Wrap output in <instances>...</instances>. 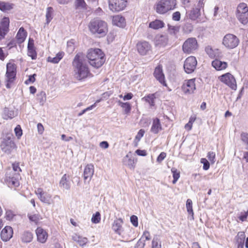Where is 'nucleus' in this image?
Wrapping results in <instances>:
<instances>
[{"label": "nucleus", "mask_w": 248, "mask_h": 248, "mask_svg": "<svg viewBox=\"0 0 248 248\" xmlns=\"http://www.w3.org/2000/svg\"><path fill=\"white\" fill-rule=\"evenodd\" d=\"M73 66L74 77L78 80L84 79L91 75L86 61L79 54L75 57Z\"/></svg>", "instance_id": "obj_1"}, {"label": "nucleus", "mask_w": 248, "mask_h": 248, "mask_svg": "<svg viewBox=\"0 0 248 248\" xmlns=\"http://www.w3.org/2000/svg\"><path fill=\"white\" fill-rule=\"evenodd\" d=\"M104 56L102 51L99 48L90 49L87 55L90 65L96 68L100 67L105 62Z\"/></svg>", "instance_id": "obj_2"}, {"label": "nucleus", "mask_w": 248, "mask_h": 248, "mask_svg": "<svg viewBox=\"0 0 248 248\" xmlns=\"http://www.w3.org/2000/svg\"><path fill=\"white\" fill-rule=\"evenodd\" d=\"M89 27L93 33L99 34L100 36H105L108 31L107 23L99 19L92 20Z\"/></svg>", "instance_id": "obj_3"}, {"label": "nucleus", "mask_w": 248, "mask_h": 248, "mask_svg": "<svg viewBox=\"0 0 248 248\" xmlns=\"http://www.w3.org/2000/svg\"><path fill=\"white\" fill-rule=\"evenodd\" d=\"M176 5V0H160L155 5V9L158 14H164L173 9Z\"/></svg>", "instance_id": "obj_4"}, {"label": "nucleus", "mask_w": 248, "mask_h": 248, "mask_svg": "<svg viewBox=\"0 0 248 248\" xmlns=\"http://www.w3.org/2000/svg\"><path fill=\"white\" fill-rule=\"evenodd\" d=\"M237 17L243 24L248 22V6L245 3H240L237 8Z\"/></svg>", "instance_id": "obj_5"}, {"label": "nucleus", "mask_w": 248, "mask_h": 248, "mask_svg": "<svg viewBox=\"0 0 248 248\" xmlns=\"http://www.w3.org/2000/svg\"><path fill=\"white\" fill-rule=\"evenodd\" d=\"M198 47V42L195 38L191 37L186 39L183 44V51L187 54L192 53Z\"/></svg>", "instance_id": "obj_6"}, {"label": "nucleus", "mask_w": 248, "mask_h": 248, "mask_svg": "<svg viewBox=\"0 0 248 248\" xmlns=\"http://www.w3.org/2000/svg\"><path fill=\"white\" fill-rule=\"evenodd\" d=\"M239 40L232 34H227L224 37L222 41L223 45L228 49L236 47L239 44Z\"/></svg>", "instance_id": "obj_7"}, {"label": "nucleus", "mask_w": 248, "mask_h": 248, "mask_svg": "<svg viewBox=\"0 0 248 248\" xmlns=\"http://www.w3.org/2000/svg\"><path fill=\"white\" fill-rule=\"evenodd\" d=\"M109 8L112 12L123 10L126 6L127 0H108Z\"/></svg>", "instance_id": "obj_8"}, {"label": "nucleus", "mask_w": 248, "mask_h": 248, "mask_svg": "<svg viewBox=\"0 0 248 248\" xmlns=\"http://www.w3.org/2000/svg\"><path fill=\"white\" fill-rule=\"evenodd\" d=\"M219 80L228 86L232 89L235 90L237 88L235 79L234 77L229 73H227L219 77Z\"/></svg>", "instance_id": "obj_9"}, {"label": "nucleus", "mask_w": 248, "mask_h": 248, "mask_svg": "<svg viewBox=\"0 0 248 248\" xmlns=\"http://www.w3.org/2000/svg\"><path fill=\"white\" fill-rule=\"evenodd\" d=\"M197 64V60L195 57H188L184 62V68L185 72L187 74L192 73L195 69Z\"/></svg>", "instance_id": "obj_10"}, {"label": "nucleus", "mask_w": 248, "mask_h": 248, "mask_svg": "<svg viewBox=\"0 0 248 248\" xmlns=\"http://www.w3.org/2000/svg\"><path fill=\"white\" fill-rule=\"evenodd\" d=\"M15 147L14 142L9 137L4 139L0 144L1 150L7 154H11Z\"/></svg>", "instance_id": "obj_11"}, {"label": "nucleus", "mask_w": 248, "mask_h": 248, "mask_svg": "<svg viewBox=\"0 0 248 248\" xmlns=\"http://www.w3.org/2000/svg\"><path fill=\"white\" fill-rule=\"evenodd\" d=\"M136 46L138 52L141 55H146L152 50V46L146 41L139 42Z\"/></svg>", "instance_id": "obj_12"}, {"label": "nucleus", "mask_w": 248, "mask_h": 248, "mask_svg": "<svg viewBox=\"0 0 248 248\" xmlns=\"http://www.w3.org/2000/svg\"><path fill=\"white\" fill-rule=\"evenodd\" d=\"M35 193L42 202L46 203L48 205H49L52 203L53 201L51 198V195L50 194L44 191L42 188H37L35 190Z\"/></svg>", "instance_id": "obj_13"}, {"label": "nucleus", "mask_w": 248, "mask_h": 248, "mask_svg": "<svg viewBox=\"0 0 248 248\" xmlns=\"http://www.w3.org/2000/svg\"><path fill=\"white\" fill-rule=\"evenodd\" d=\"M10 20L8 17H4L0 22V40L3 39L9 31Z\"/></svg>", "instance_id": "obj_14"}, {"label": "nucleus", "mask_w": 248, "mask_h": 248, "mask_svg": "<svg viewBox=\"0 0 248 248\" xmlns=\"http://www.w3.org/2000/svg\"><path fill=\"white\" fill-rule=\"evenodd\" d=\"M196 89L195 79H191L187 81H186L182 86L183 92L186 93H192Z\"/></svg>", "instance_id": "obj_15"}, {"label": "nucleus", "mask_w": 248, "mask_h": 248, "mask_svg": "<svg viewBox=\"0 0 248 248\" xmlns=\"http://www.w3.org/2000/svg\"><path fill=\"white\" fill-rule=\"evenodd\" d=\"M154 75L155 78L163 85L166 86L165 76L163 73L162 67L159 65L155 69Z\"/></svg>", "instance_id": "obj_16"}, {"label": "nucleus", "mask_w": 248, "mask_h": 248, "mask_svg": "<svg viewBox=\"0 0 248 248\" xmlns=\"http://www.w3.org/2000/svg\"><path fill=\"white\" fill-rule=\"evenodd\" d=\"M6 76L9 81L15 79L16 76V65L14 63L9 62L7 64Z\"/></svg>", "instance_id": "obj_17"}, {"label": "nucleus", "mask_w": 248, "mask_h": 248, "mask_svg": "<svg viewBox=\"0 0 248 248\" xmlns=\"http://www.w3.org/2000/svg\"><path fill=\"white\" fill-rule=\"evenodd\" d=\"M155 45L158 47H164L168 42V38L166 35L158 34L154 39Z\"/></svg>", "instance_id": "obj_18"}, {"label": "nucleus", "mask_w": 248, "mask_h": 248, "mask_svg": "<svg viewBox=\"0 0 248 248\" xmlns=\"http://www.w3.org/2000/svg\"><path fill=\"white\" fill-rule=\"evenodd\" d=\"M36 234L37 237V240L41 243L46 242L48 234L47 232L41 227H38L36 230Z\"/></svg>", "instance_id": "obj_19"}, {"label": "nucleus", "mask_w": 248, "mask_h": 248, "mask_svg": "<svg viewBox=\"0 0 248 248\" xmlns=\"http://www.w3.org/2000/svg\"><path fill=\"white\" fill-rule=\"evenodd\" d=\"M1 239L4 241H7L13 236V229L10 226H6L0 233Z\"/></svg>", "instance_id": "obj_20"}, {"label": "nucleus", "mask_w": 248, "mask_h": 248, "mask_svg": "<svg viewBox=\"0 0 248 248\" xmlns=\"http://www.w3.org/2000/svg\"><path fill=\"white\" fill-rule=\"evenodd\" d=\"M123 224V219L121 218L116 219L113 222L112 226V229L115 232L119 235H122L123 231L122 224Z\"/></svg>", "instance_id": "obj_21"}, {"label": "nucleus", "mask_w": 248, "mask_h": 248, "mask_svg": "<svg viewBox=\"0 0 248 248\" xmlns=\"http://www.w3.org/2000/svg\"><path fill=\"white\" fill-rule=\"evenodd\" d=\"M94 173V167L92 164H88L85 168L83 173L84 180L90 181Z\"/></svg>", "instance_id": "obj_22"}, {"label": "nucleus", "mask_w": 248, "mask_h": 248, "mask_svg": "<svg viewBox=\"0 0 248 248\" xmlns=\"http://www.w3.org/2000/svg\"><path fill=\"white\" fill-rule=\"evenodd\" d=\"M161 130L162 126L159 119L157 118L154 119L151 128V132L154 134H157Z\"/></svg>", "instance_id": "obj_23"}, {"label": "nucleus", "mask_w": 248, "mask_h": 248, "mask_svg": "<svg viewBox=\"0 0 248 248\" xmlns=\"http://www.w3.org/2000/svg\"><path fill=\"white\" fill-rule=\"evenodd\" d=\"M212 65L216 70H222L227 68L228 64L226 62L216 59L212 62Z\"/></svg>", "instance_id": "obj_24"}, {"label": "nucleus", "mask_w": 248, "mask_h": 248, "mask_svg": "<svg viewBox=\"0 0 248 248\" xmlns=\"http://www.w3.org/2000/svg\"><path fill=\"white\" fill-rule=\"evenodd\" d=\"M112 23L114 25L120 27H124L125 25L124 18L120 15L114 16L112 19Z\"/></svg>", "instance_id": "obj_25"}, {"label": "nucleus", "mask_w": 248, "mask_h": 248, "mask_svg": "<svg viewBox=\"0 0 248 248\" xmlns=\"http://www.w3.org/2000/svg\"><path fill=\"white\" fill-rule=\"evenodd\" d=\"M246 237L244 232H240L236 236V240L238 244V248H243L244 240Z\"/></svg>", "instance_id": "obj_26"}, {"label": "nucleus", "mask_w": 248, "mask_h": 248, "mask_svg": "<svg viewBox=\"0 0 248 248\" xmlns=\"http://www.w3.org/2000/svg\"><path fill=\"white\" fill-rule=\"evenodd\" d=\"M200 9L199 8H193L191 10L187 16L192 20H195L200 16Z\"/></svg>", "instance_id": "obj_27"}, {"label": "nucleus", "mask_w": 248, "mask_h": 248, "mask_svg": "<svg viewBox=\"0 0 248 248\" xmlns=\"http://www.w3.org/2000/svg\"><path fill=\"white\" fill-rule=\"evenodd\" d=\"M21 240L24 243H29L33 238V235L31 232L29 231L24 232L21 235Z\"/></svg>", "instance_id": "obj_28"}, {"label": "nucleus", "mask_w": 248, "mask_h": 248, "mask_svg": "<svg viewBox=\"0 0 248 248\" xmlns=\"http://www.w3.org/2000/svg\"><path fill=\"white\" fill-rule=\"evenodd\" d=\"M26 37V32L23 27H21L16 34V39L19 43L23 42Z\"/></svg>", "instance_id": "obj_29"}, {"label": "nucleus", "mask_w": 248, "mask_h": 248, "mask_svg": "<svg viewBox=\"0 0 248 248\" xmlns=\"http://www.w3.org/2000/svg\"><path fill=\"white\" fill-rule=\"evenodd\" d=\"M124 164L130 169H134L135 167V162L134 160L132 157H129L128 154L124 158Z\"/></svg>", "instance_id": "obj_30"}, {"label": "nucleus", "mask_w": 248, "mask_h": 248, "mask_svg": "<svg viewBox=\"0 0 248 248\" xmlns=\"http://www.w3.org/2000/svg\"><path fill=\"white\" fill-rule=\"evenodd\" d=\"M63 52H59L54 57H52L50 56L48 57L47 58V61L53 63H57L63 58Z\"/></svg>", "instance_id": "obj_31"}, {"label": "nucleus", "mask_w": 248, "mask_h": 248, "mask_svg": "<svg viewBox=\"0 0 248 248\" xmlns=\"http://www.w3.org/2000/svg\"><path fill=\"white\" fill-rule=\"evenodd\" d=\"M164 23L163 21L159 20H155L149 24V27L155 30L162 28L164 27Z\"/></svg>", "instance_id": "obj_32"}, {"label": "nucleus", "mask_w": 248, "mask_h": 248, "mask_svg": "<svg viewBox=\"0 0 248 248\" xmlns=\"http://www.w3.org/2000/svg\"><path fill=\"white\" fill-rule=\"evenodd\" d=\"M15 116L14 111L5 108L4 109L2 117L4 119H12Z\"/></svg>", "instance_id": "obj_33"}, {"label": "nucleus", "mask_w": 248, "mask_h": 248, "mask_svg": "<svg viewBox=\"0 0 248 248\" xmlns=\"http://www.w3.org/2000/svg\"><path fill=\"white\" fill-rule=\"evenodd\" d=\"M28 217L30 221L34 223L35 224H37L41 219H42V217L39 214H28Z\"/></svg>", "instance_id": "obj_34"}, {"label": "nucleus", "mask_w": 248, "mask_h": 248, "mask_svg": "<svg viewBox=\"0 0 248 248\" xmlns=\"http://www.w3.org/2000/svg\"><path fill=\"white\" fill-rule=\"evenodd\" d=\"M60 186L66 189H70V186L66 178V175H63L60 182Z\"/></svg>", "instance_id": "obj_35"}, {"label": "nucleus", "mask_w": 248, "mask_h": 248, "mask_svg": "<svg viewBox=\"0 0 248 248\" xmlns=\"http://www.w3.org/2000/svg\"><path fill=\"white\" fill-rule=\"evenodd\" d=\"M155 94H149L148 95L142 98V100H144L146 102H148L150 106H155Z\"/></svg>", "instance_id": "obj_36"}, {"label": "nucleus", "mask_w": 248, "mask_h": 248, "mask_svg": "<svg viewBox=\"0 0 248 248\" xmlns=\"http://www.w3.org/2000/svg\"><path fill=\"white\" fill-rule=\"evenodd\" d=\"M13 8V4L8 2L0 1V10L6 12Z\"/></svg>", "instance_id": "obj_37"}, {"label": "nucleus", "mask_w": 248, "mask_h": 248, "mask_svg": "<svg viewBox=\"0 0 248 248\" xmlns=\"http://www.w3.org/2000/svg\"><path fill=\"white\" fill-rule=\"evenodd\" d=\"M37 99L40 105L43 106L46 101V94L45 92L41 91L37 95Z\"/></svg>", "instance_id": "obj_38"}, {"label": "nucleus", "mask_w": 248, "mask_h": 248, "mask_svg": "<svg viewBox=\"0 0 248 248\" xmlns=\"http://www.w3.org/2000/svg\"><path fill=\"white\" fill-rule=\"evenodd\" d=\"M53 10L51 7H48L46 9V24H48L52 19V14Z\"/></svg>", "instance_id": "obj_39"}, {"label": "nucleus", "mask_w": 248, "mask_h": 248, "mask_svg": "<svg viewBox=\"0 0 248 248\" xmlns=\"http://www.w3.org/2000/svg\"><path fill=\"white\" fill-rule=\"evenodd\" d=\"M152 248H161V241L159 236H155L154 237Z\"/></svg>", "instance_id": "obj_40"}, {"label": "nucleus", "mask_w": 248, "mask_h": 248, "mask_svg": "<svg viewBox=\"0 0 248 248\" xmlns=\"http://www.w3.org/2000/svg\"><path fill=\"white\" fill-rule=\"evenodd\" d=\"M119 104L124 109L125 113L127 114L130 112L131 107L130 104L129 103H123L119 101Z\"/></svg>", "instance_id": "obj_41"}, {"label": "nucleus", "mask_w": 248, "mask_h": 248, "mask_svg": "<svg viewBox=\"0 0 248 248\" xmlns=\"http://www.w3.org/2000/svg\"><path fill=\"white\" fill-rule=\"evenodd\" d=\"M186 208L187 212L189 214L191 215L192 218H193V210L192 208V202L190 199H187L186 203Z\"/></svg>", "instance_id": "obj_42"}, {"label": "nucleus", "mask_w": 248, "mask_h": 248, "mask_svg": "<svg viewBox=\"0 0 248 248\" xmlns=\"http://www.w3.org/2000/svg\"><path fill=\"white\" fill-rule=\"evenodd\" d=\"M171 171L173 174V180L172 181L173 184H175L179 178L180 177V172L175 168H172Z\"/></svg>", "instance_id": "obj_43"}, {"label": "nucleus", "mask_w": 248, "mask_h": 248, "mask_svg": "<svg viewBox=\"0 0 248 248\" xmlns=\"http://www.w3.org/2000/svg\"><path fill=\"white\" fill-rule=\"evenodd\" d=\"M193 29V25L191 23H186L183 27L184 31L186 33H190L192 31Z\"/></svg>", "instance_id": "obj_44"}, {"label": "nucleus", "mask_w": 248, "mask_h": 248, "mask_svg": "<svg viewBox=\"0 0 248 248\" xmlns=\"http://www.w3.org/2000/svg\"><path fill=\"white\" fill-rule=\"evenodd\" d=\"M168 31L170 34L175 35L179 31V27L169 24Z\"/></svg>", "instance_id": "obj_45"}, {"label": "nucleus", "mask_w": 248, "mask_h": 248, "mask_svg": "<svg viewBox=\"0 0 248 248\" xmlns=\"http://www.w3.org/2000/svg\"><path fill=\"white\" fill-rule=\"evenodd\" d=\"M100 214L98 212H97L95 214H93L92 217V221L93 223H98L100 221Z\"/></svg>", "instance_id": "obj_46"}, {"label": "nucleus", "mask_w": 248, "mask_h": 248, "mask_svg": "<svg viewBox=\"0 0 248 248\" xmlns=\"http://www.w3.org/2000/svg\"><path fill=\"white\" fill-rule=\"evenodd\" d=\"M28 55L29 56L31 57L32 60L36 58L37 54L34 48L28 49Z\"/></svg>", "instance_id": "obj_47"}, {"label": "nucleus", "mask_w": 248, "mask_h": 248, "mask_svg": "<svg viewBox=\"0 0 248 248\" xmlns=\"http://www.w3.org/2000/svg\"><path fill=\"white\" fill-rule=\"evenodd\" d=\"M9 183L14 186L17 187L19 185L18 180L14 177H9Z\"/></svg>", "instance_id": "obj_48"}, {"label": "nucleus", "mask_w": 248, "mask_h": 248, "mask_svg": "<svg viewBox=\"0 0 248 248\" xmlns=\"http://www.w3.org/2000/svg\"><path fill=\"white\" fill-rule=\"evenodd\" d=\"M201 162L203 164V169L204 170H207L209 169L210 167V164L208 161L205 158H202L201 160Z\"/></svg>", "instance_id": "obj_49"}, {"label": "nucleus", "mask_w": 248, "mask_h": 248, "mask_svg": "<svg viewBox=\"0 0 248 248\" xmlns=\"http://www.w3.org/2000/svg\"><path fill=\"white\" fill-rule=\"evenodd\" d=\"M130 221L134 226L137 227L138 226V217L136 216L132 215L130 217Z\"/></svg>", "instance_id": "obj_50"}, {"label": "nucleus", "mask_w": 248, "mask_h": 248, "mask_svg": "<svg viewBox=\"0 0 248 248\" xmlns=\"http://www.w3.org/2000/svg\"><path fill=\"white\" fill-rule=\"evenodd\" d=\"M215 153L213 152H209L208 153L207 157L212 163H214L215 162Z\"/></svg>", "instance_id": "obj_51"}, {"label": "nucleus", "mask_w": 248, "mask_h": 248, "mask_svg": "<svg viewBox=\"0 0 248 248\" xmlns=\"http://www.w3.org/2000/svg\"><path fill=\"white\" fill-rule=\"evenodd\" d=\"M166 157V153L163 152H161L157 157L156 162H157L158 163H160Z\"/></svg>", "instance_id": "obj_52"}, {"label": "nucleus", "mask_w": 248, "mask_h": 248, "mask_svg": "<svg viewBox=\"0 0 248 248\" xmlns=\"http://www.w3.org/2000/svg\"><path fill=\"white\" fill-rule=\"evenodd\" d=\"M15 132L16 136L19 138L22 135V131L19 125L16 126L15 128Z\"/></svg>", "instance_id": "obj_53"}, {"label": "nucleus", "mask_w": 248, "mask_h": 248, "mask_svg": "<svg viewBox=\"0 0 248 248\" xmlns=\"http://www.w3.org/2000/svg\"><path fill=\"white\" fill-rule=\"evenodd\" d=\"M145 246V241L140 238L137 242L135 247L136 248H144Z\"/></svg>", "instance_id": "obj_54"}, {"label": "nucleus", "mask_w": 248, "mask_h": 248, "mask_svg": "<svg viewBox=\"0 0 248 248\" xmlns=\"http://www.w3.org/2000/svg\"><path fill=\"white\" fill-rule=\"evenodd\" d=\"M88 242V239L86 237H82L81 236L80 238L79 239V241L77 242L80 246H83Z\"/></svg>", "instance_id": "obj_55"}, {"label": "nucleus", "mask_w": 248, "mask_h": 248, "mask_svg": "<svg viewBox=\"0 0 248 248\" xmlns=\"http://www.w3.org/2000/svg\"><path fill=\"white\" fill-rule=\"evenodd\" d=\"M180 17L181 14L179 12H175L172 14V19L174 21H179Z\"/></svg>", "instance_id": "obj_56"}, {"label": "nucleus", "mask_w": 248, "mask_h": 248, "mask_svg": "<svg viewBox=\"0 0 248 248\" xmlns=\"http://www.w3.org/2000/svg\"><path fill=\"white\" fill-rule=\"evenodd\" d=\"M144 133L145 131L144 130H140L135 137V140H137L138 141H139L140 140V139L143 136Z\"/></svg>", "instance_id": "obj_57"}, {"label": "nucleus", "mask_w": 248, "mask_h": 248, "mask_svg": "<svg viewBox=\"0 0 248 248\" xmlns=\"http://www.w3.org/2000/svg\"><path fill=\"white\" fill-rule=\"evenodd\" d=\"M242 140L245 143L248 144V134L242 133L241 135Z\"/></svg>", "instance_id": "obj_58"}, {"label": "nucleus", "mask_w": 248, "mask_h": 248, "mask_svg": "<svg viewBox=\"0 0 248 248\" xmlns=\"http://www.w3.org/2000/svg\"><path fill=\"white\" fill-rule=\"evenodd\" d=\"M13 168L15 172H20L21 171V169L20 168L19 166L18 163H14L13 164Z\"/></svg>", "instance_id": "obj_59"}, {"label": "nucleus", "mask_w": 248, "mask_h": 248, "mask_svg": "<svg viewBox=\"0 0 248 248\" xmlns=\"http://www.w3.org/2000/svg\"><path fill=\"white\" fill-rule=\"evenodd\" d=\"M36 76V74H33V75H31L29 77V79L26 81L25 83L28 84V83H33L35 80V77Z\"/></svg>", "instance_id": "obj_60"}, {"label": "nucleus", "mask_w": 248, "mask_h": 248, "mask_svg": "<svg viewBox=\"0 0 248 248\" xmlns=\"http://www.w3.org/2000/svg\"><path fill=\"white\" fill-rule=\"evenodd\" d=\"M136 153L139 155L143 156H146L147 155L146 152L145 150H140V149L137 150L136 151Z\"/></svg>", "instance_id": "obj_61"}, {"label": "nucleus", "mask_w": 248, "mask_h": 248, "mask_svg": "<svg viewBox=\"0 0 248 248\" xmlns=\"http://www.w3.org/2000/svg\"><path fill=\"white\" fill-rule=\"evenodd\" d=\"M145 238L146 240H149L151 239L150 234L149 232L145 231L141 237V239Z\"/></svg>", "instance_id": "obj_62"}, {"label": "nucleus", "mask_w": 248, "mask_h": 248, "mask_svg": "<svg viewBox=\"0 0 248 248\" xmlns=\"http://www.w3.org/2000/svg\"><path fill=\"white\" fill-rule=\"evenodd\" d=\"M99 145L101 148L103 149H107L109 146L108 142L106 141L101 142L99 144Z\"/></svg>", "instance_id": "obj_63"}, {"label": "nucleus", "mask_w": 248, "mask_h": 248, "mask_svg": "<svg viewBox=\"0 0 248 248\" xmlns=\"http://www.w3.org/2000/svg\"><path fill=\"white\" fill-rule=\"evenodd\" d=\"M37 129L38 133L40 134H42L44 132V126L41 123H38L37 124Z\"/></svg>", "instance_id": "obj_64"}]
</instances>
